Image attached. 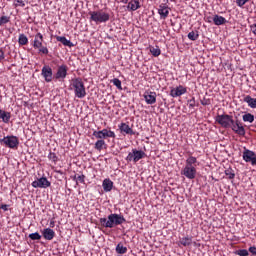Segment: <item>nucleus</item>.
Masks as SVG:
<instances>
[{
    "mask_svg": "<svg viewBox=\"0 0 256 256\" xmlns=\"http://www.w3.org/2000/svg\"><path fill=\"white\" fill-rule=\"evenodd\" d=\"M150 53L153 55V57H159V55H161V49L159 46L150 47Z\"/></svg>",
    "mask_w": 256,
    "mask_h": 256,
    "instance_id": "2f4dec72",
    "label": "nucleus"
},
{
    "mask_svg": "<svg viewBox=\"0 0 256 256\" xmlns=\"http://www.w3.org/2000/svg\"><path fill=\"white\" fill-rule=\"evenodd\" d=\"M224 173L228 179H235V171L233 169L227 168Z\"/></svg>",
    "mask_w": 256,
    "mask_h": 256,
    "instance_id": "473e14b6",
    "label": "nucleus"
},
{
    "mask_svg": "<svg viewBox=\"0 0 256 256\" xmlns=\"http://www.w3.org/2000/svg\"><path fill=\"white\" fill-rule=\"evenodd\" d=\"M48 159L49 161H52V163H57V161H59V158L57 157V154H55V152H50L48 154Z\"/></svg>",
    "mask_w": 256,
    "mask_h": 256,
    "instance_id": "f704fd0d",
    "label": "nucleus"
},
{
    "mask_svg": "<svg viewBox=\"0 0 256 256\" xmlns=\"http://www.w3.org/2000/svg\"><path fill=\"white\" fill-rule=\"evenodd\" d=\"M0 142L10 149H15V147L19 146V138L17 136H5Z\"/></svg>",
    "mask_w": 256,
    "mask_h": 256,
    "instance_id": "1a4fd4ad",
    "label": "nucleus"
},
{
    "mask_svg": "<svg viewBox=\"0 0 256 256\" xmlns=\"http://www.w3.org/2000/svg\"><path fill=\"white\" fill-rule=\"evenodd\" d=\"M89 15L90 21H93L96 25H99V23H107L110 19L109 13L103 11H91Z\"/></svg>",
    "mask_w": 256,
    "mask_h": 256,
    "instance_id": "20e7f679",
    "label": "nucleus"
},
{
    "mask_svg": "<svg viewBox=\"0 0 256 256\" xmlns=\"http://www.w3.org/2000/svg\"><path fill=\"white\" fill-rule=\"evenodd\" d=\"M188 107H189V109H195V97L188 100Z\"/></svg>",
    "mask_w": 256,
    "mask_h": 256,
    "instance_id": "79ce46f5",
    "label": "nucleus"
},
{
    "mask_svg": "<svg viewBox=\"0 0 256 256\" xmlns=\"http://www.w3.org/2000/svg\"><path fill=\"white\" fill-rule=\"evenodd\" d=\"M68 70L69 68H67V65L65 64L60 65L55 74V79H65L67 77Z\"/></svg>",
    "mask_w": 256,
    "mask_h": 256,
    "instance_id": "dca6fc26",
    "label": "nucleus"
},
{
    "mask_svg": "<svg viewBox=\"0 0 256 256\" xmlns=\"http://www.w3.org/2000/svg\"><path fill=\"white\" fill-rule=\"evenodd\" d=\"M188 39H190V41H197L199 39V32L198 31L189 32Z\"/></svg>",
    "mask_w": 256,
    "mask_h": 256,
    "instance_id": "7c9ffc66",
    "label": "nucleus"
},
{
    "mask_svg": "<svg viewBox=\"0 0 256 256\" xmlns=\"http://www.w3.org/2000/svg\"><path fill=\"white\" fill-rule=\"evenodd\" d=\"M126 219L121 214H110L107 218H100V223L102 227H106V229H113V227H117L118 225H123L126 223Z\"/></svg>",
    "mask_w": 256,
    "mask_h": 256,
    "instance_id": "f03ea898",
    "label": "nucleus"
},
{
    "mask_svg": "<svg viewBox=\"0 0 256 256\" xmlns=\"http://www.w3.org/2000/svg\"><path fill=\"white\" fill-rule=\"evenodd\" d=\"M128 11H137V9H141V3L139 0H130L127 5Z\"/></svg>",
    "mask_w": 256,
    "mask_h": 256,
    "instance_id": "aec40b11",
    "label": "nucleus"
},
{
    "mask_svg": "<svg viewBox=\"0 0 256 256\" xmlns=\"http://www.w3.org/2000/svg\"><path fill=\"white\" fill-rule=\"evenodd\" d=\"M249 0H236V4L238 5V7H243V5H245V3H248Z\"/></svg>",
    "mask_w": 256,
    "mask_h": 256,
    "instance_id": "37998d69",
    "label": "nucleus"
},
{
    "mask_svg": "<svg viewBox=\"0 0 256 256\" xmlns=\"http://www.w3.org/2000/svg\"><path fill=\"white\" fill-rule=\"evenodd\" d=\"M32 47H34V49H41V47H43V34H41V32L35 35Z\"/></svg>",
    "mask_w": 256,
    "mask_h": 256,
    "instance_id": "a211bd4d",
    "label": "nucleus"
},
{
    "mask_svg": "<svg viewBox=\"0 0 256 256\" xmlns=\"http://www.w3.org/2000/svg\"><path fill=\"white\" fill-rule=\"evenodd\" d=\"M56 41H59L64 45V47H73V42L71 40H68L65 36H57Z\"/></svg>",
    "mask_w": 256,
    "mask_h": 256,
    "instance_id": "393cba45",
    "label": "nucleus"
},
{
    "mask_svg": "<svg viewBox=\"0 0 256 256\" xmlns=\"http://www.w3.org/2000/svg\"><path fill=\"white\" fill-rule=\"evenodd\" d=\"M79 183H85V176L83 174L77 176L76 185H79Z\"/></svg>",
    "mask_w": 256,
    "mask_h": 256,
    "instance_id": "a19ab883",
    "label": "nucleus"
},
{
    "mask_svg": "<svg viewBox=\"0 0 256 256\" xmlns=\"http://www.w3.org/2000/svg\"><path fill=\"white\" fill-rule=\"evenodd\" d=\"M179 245H183V247H189L190 245L193 244V236H185L183 238L180 239V241L178 242Z\"/></svg>",
    "mask_w": 256,
    "mask_h": 256,
    "instance_id": "5701e85b",
    "label": "nucleus"
},
{
    "mask_svg": "<svg viewBox=\"0 0 256 256\" xmlns=\"http://www.w3.org/2000/svg\"><path fill=\"white\" fill-rule=\"evenodd\" d=\"M31 185H32V187H34V189H47V188L51 187V181H49L47 179V177L42 176V177L34 180L31 183Z\"/></svg>",
    "mask_w": 256,
    "mask_h": 256,
    "instance_id": "0eeeda50",
    "label": "nucleus"
},
{
    "mask_svg": "<svg viewBox=\"0 0 256 256\" xmlns=\"http://www.w3.org/2000/svg\"><path fill=\"white\" fill-rule=\"evenodd\" d=\"M212 21L214 25H217V26L225 25V23H227V19H225V17L217 14L214 15Z\"/></svg>",
    "mask_w": 256,
    "mask_h": 256,
    "instance_id": "b1692460",
    "label": "nucleus"
},
{
    "mask_svg": "<svg viewBox=\"0 0 256 256\" xmlns=\"http://www.w3.org/2000/svg\"><path fill=\"white\" fill-rule=\"evenodd\" d=\"M105 147H107L105 140L99 139L95 142L94 149H96L97 151H103Z\"/></svg>",
    "mask_w": 256,
    "mask_h": 256,
    "instance_id": "bb28decb",
    "label": "nucleus"
},
{
    "mask_svg": "<svg viewBox=\"0 0 256 256\" xmlns=\"http://www.w3.org/2000/svg\"><path fill=\"white\" fill-rule=\"evenodd\" d=\"M55 226V222L54 221H51L50 222V227H54Z\"/></svg>",
    "mask_w": 256,
    "mask_h": 256,
    "instance_id": "603ef678",
    "label": "nucleus"
},
{
    "mask_svg": "<svg viewBox=\"0 0 256 256\" xmlns=\"http://www.w3.org/2000/svg\"><path fill=\"white\" fill-rule=\"evenodd\" d=\"M171 11V8L167 4H160L158 7V15L160 16V19H167L169 17V12Z\"/></svg>",
    "mask_w": 256,
    "mask_h": 256,
    "instance_id": "4468645a",
    "label": "nucleus"
},
{
    "mask_svg": "<svg viewBox=\"0 0 256 256\" xmlns=\"http://www.w3.org/2000/svg\"><path fill=\"white\" fill-rule=\"evenodd\" d=\"M197 165H199V161H197V157L189 156L186 159V164L184 168L181 170V175L186 177V179L193 180L197 177Z\"/></svg>",
    "mask_w": 256,
    "mask_h": 256,
    "instance_id": "f257e3e1",
    "label": "nucleus"
},
{
    "mask_svg": "<svg viewBox=\"0 0 256 256\" xmlns=\"http://www.w3.org/2000/svg\"><path fill=\"white\" fill-rule=\"evenodd\" d=\"M11 21V18L9 16H1L0 17V27L1 25H7Z\"/></svg>",
    "mask_w": 256,
    "mask_h": 256,
    "instance_id": "c9c22d12",
    "label": "nucleus"
},
{
    "mask_svg": "<svg viewBox=\"0 0 256 256\" xmlns=\"http://www.w3.org/2000/svg\"><path fill=\"white\" fill-rule=\"evenodd\" d=\"M93 137H96V139H107V137H110L112 139H115L116 135L114 131L103 129V130H95L93 132Z\"/></svg>",
    "mask_w": 256,
    "mask_h": 256,
    "instance_id": "6e6552de",
    "label": "nucleus"
},
{
    "mask_svg": "<svg viewBox=\"0 0 256 256\" xmlns=\"http://www.w3.org/2000/svg\"><path fill=\"white\" fill-rule=\"evenodd\" d=\"M232 131L236 133V135H239L240 137H245V127H243V124L239 122V120H233V123L230 125Z\"/></svg>",
    "mask_w": 256,
    "mask_h": 256,
    "instance_id": "9d476101",
    "label": "nucleus"
},
{
    "mask_svg": "<svg viewBox=\"0 0 256 256\" xmlns=\"http://www.w3.org/2000/svg\"><path fill=\"white\" fill-rule=\"evenodd\" d=\"M25 5H27L25 0H16V3L14 4L15 7H25Z\"/></svg>",
    "mask_w": 256,
    "mask_h": 256,
    "instance_id": "58836bf2",
    "label": "nucleus"
},
{
    "mask_svg": "<svg viewBox=\"0 0 256 256\" xmlns=\"http://www.w3.org/2000/svg\"><path fill=\"white\" fill-rule=\"evenodd\" d=\"M248 251H249L252 255H256V247H255V246L249 247Z\"/></svg>",
    "mask_w": 256,
    "mask_h": 256,
    "instance_id": "a18cd8bd",
    "label": "nucleus"
},
{
    "mask_svg": "<svg viewBox=\"0 0 256 256\" xmlns=\"http://www.w3.org/2000/svg\"><path fill=\"white\" fill-rule=\"evenodd\" d=\"M145 157V151L132 149V151L128 153L126 161L128 163H131V161H133V163H137L138 161H141V159H145Z\"/></svg>",
    "mask_w": 256,
    "mask_h": 256,
    "instance_id": "39448f33",
    "label": "nucleus"
},
{
    "mask_svg": "<svg viewBox=\"0 0 256 256\" xmlns=\"http://www.w3.org/2000/svg\"><path fill=\"white\" fill-rule=\"evenodd\" d=\"M120 3H123L124 5H127V3H129V0H120Z\"/></svg>",
    "mask_w": 256,
    "mask_h": 256,
    "instance_id": "8fccbe9b",
    "label": "nucleus"
},
{
    "mask_svg": "<svg viewBox=\"0 0 256 256\" xmlns=\"http://www.w3.org/2000/svg\"><path fill=\"white\" fill-rule=\"evenodd\" d=\"M243 159L246 163H251V165H256V153L252 150H244Z\"/></svg>",
    "mask_w": 256,
    "mask_h": 256,
    "instance_id": "f8f14e48",
    "label": "nucleus"
},
{
    "mask_svg": "<svg viewBox=\"0 0 256 256\" xmlns=\"http://www.w3.org/2000/svg\"><path fill=\"white\" fill-rule=\"evenodd\" d=\"M236 255L249 256V251L247 249H240L236 251Z\"/></svg>",
    "mask_w": 256,
    "mask_h": 256,
    "instance_id": "4c0bfd02",
    "label": "nucleus"
},
{
    "mask_svg": "<svg viewBox=\"0 0 256 256\" xmlns=\"http://www.w3.org/2000/svg\"><path fill=\"white\" fill-rule=\"evenodd\" d=\"M19 45H27L29 43V38L25 34H20L18 38Z\"/></svg>",
    "mask_w": 256,
    "mask_h": 256,
    "instance_id": "c756f323",
    "label": "nucleus"
},
{
    "mask_svg": "<svg viewBox=\"0 0 256 256\" xmlns=\"http://www.w3.org/2000/svg\"><path fill=\"white\" fill-rule=\"evenodd\" d=\"M29 239H31L32 241H39L41 240V234H39V232H34L29 234Z\"/></svg>",
    "mask_w": 256,
    "mask_h": 256,
    "instance_id": "72a5a7b5",
    "label": "nucleus"
},
{
    "mask_svg": "<svg viewBox=\"0 0 256 256\" xmlns=\"http://www.w3.org/2000/svg\"><path fill=\"white\" fill-rule=\"evenodd\" d=\"M213 21V18L212 17H207V22L208 23H211Z\"/></svg>",
    "mask_w": 256,
    "mask_h": 256,
    "instance_id": "3c124183",
    "label": "nucleus"
},
{
    "mask_svg": "<svg viewBox=\"0 0 256 256\" xmlns=\"http://www.w3.org/2000/svg\"><path fill=\"white\" fill-rule=\"evenodd\" d=\"M39 49V53H42L43 55H49V49L45 46H41Z\"/></svg>",
    "mask_w": 256,
    "mask_h": 256,
    "instance_id": "ea45409f",
    "label": "nucleus"
},
{
    "mask_svg": "<svg viewBox=\"0 0 256 256\" xmlns=\"http://www.w3.org/2000/svg\"><path fill=\"white\" fill-rule=\"evenodd\" d=\"M210 103H209V100H207V99H203V100H201V105H203V106H207V105H209Z\"/></svg>",
    "mask_w": 256,
    "mask_h": 256,
    "instance_id": "de8ad7c7",
    "label": "nucleus"
},
{
    "mask_svg": "<svg viewBox=\"0 0 256 256\" xmlns=\"http://www.w3.org/2000/svg\"><path fill=\"white\" fill-rule=\"evenodd\" d=\"M120 133H125V135H135V131L127 123L122 122L119 126Z\"/></svg>",
    "mask_w": 256,
    "mask_h": 256,
    "instance_id": "6ab92c4d",
    "label": "nucleus"
},
{
    "mask_svg": "<svg viewBox=\"0 0 256 256\" xmlns=\"http://www.w3.org/2000/svg\"><path fill=\"white\" fill-rule=\"evenodd\" d=\"M41 75L46 83H51V81H53V69L51 68V66L45 65L44 67H42Z\"/></svg>",
    "mask_w": 256,
    "mask_h": 256,
    "instance_id": "9b49d317",
    "label": "nucleus"
},
{
    "mask_svg": "<svg viewBox=\"0 0 256 256\" xmlns=\"http://www.w3.org/2000/svg\"><path fill=\"white\" fill-rule=\"evenodd\" d=\"M113 85H115V87H117V89H119L121 91V89H123V87L121 86V80H119V78H114L112 80Z\"/></svg>",
    "mask_w": 256,
    "mask_h": 256,
    "instance_id": "e433bc0d",
    "label": "nucleus"
},
{
    "mask_svg": "<svg viewBox=\"0 0 256 256\" xmlns=\"http://www.w3.org/2000/svg\"><path fill=\"white\" fill-rule=\"evenodd\" d=\"M102 187H103L105 193H109V192L113 191V181H111V179H109V178L104 179L102 182Z\"/></svg>",
    "mask_w": 256,
    "mask_h": 256,
    "instance_id": "412c9836",
    "label": "nucleus"
},
{
    "mask_svg": "<svg viewBox=\"0 0 256 256\" xmlns=\"http://www.w3.org/2000/svg\"><path fill=\"white\" fill-rule=\"evenodd\" d=\"M42 237L46 239V241H53L55 239V230L51 228H45L42 230Z\"/></svg>",
    "mask_w": 256,
    "mask_h": 256,
    "instance_id": "f3484780",
    "label": "nucleus"
},
{
    "mask_svg": "<svg viewBox=\"0 0 256 256\" xmlns=\"http://www.w3.org/2000/svg\"><path fill=\"white\" fill-rule=\"evenodd\" d=\"M5 60V51L0 48V63Z\"/></svg>",
    "mask_w": 256,
    "mask_h": 256,
    "instance_id": "c03bdc74",
    "label": "nucleus"
},
{
    "mask_svg": "<svg viewBox=\"0 0 256 256\" xmlns=\"http://www.w3.org/2000/svg\"><path fill=\"white\" fill-rule=\"evenodd\" d=\"M77 177H78L77 175H74L73 176V181H77Z\"/></svg>",
    "mask_w": 256,
    "mask_h": 256,
    "instance_id": "864d4df0",
    "label": "nucleus"
},
{
    "mask_svg": "<svg viewBox=\"0 0 256 256\" xmlns=\"http://www.w3.org/2000/svg\"><path fill=\"white\" fill-rule=\"evenodd\" d=\"M185 93H187V88L183 85H179L176 88H172L170 90V96L173 98L181 97V95H185Z\"/></svg>",
    "mask_w": 256,
    "mask_h": 256,
    "instance_id": "2eb2a0df",
    "label": "nucleus"
},
{
    "mask_svg": "<svg viewBox=\"0 0 256 256\" xmlns=\"http://www.w3.org/2000/svg\"><path fill=\"white\" fill-rule=\"evenodd\" d=\"M244 103H247L248 107L251 109H256V98H252L251 96L247 95L244 97Z\"/></svg>",
    "mask_w": 256,
    "mask_h": 256,
    "instance_id": "a878e982",
    "label": "nucleus"
},
{
    "mask_svg": "<svg viewBox=\"0 0 256 256\" xmlns=\"http://www.w3.org/2000/svg\"><path fill=\"white\" fill-rule=\"evenodd\" d=\"M251 31L256 35V23L251 26Z\"/></svg>",
    "mask_w": 256,
    "mask_h": 256,
    "instance_id": "09e8293b",
    "label": "nucleus"
},
{
    "mask_svg": "<svg viewBox=\"0 0 256 256\" xmlns=\"http://www.w3.org/2000/svg\"><path fill=\"white\" fill-rule=\"evenodd\" d=\"M0 121H2V123H9V121H11V112L0 109Z\"/></svg>",
    "mask_w": 256,
    "mask_h": 256,
    "instance_id": "4be33fe9",
    "label": "nucleus"
},
{
    "mask_svg": "<svg viewBox=\"0 0 256 256\" xmlns=\"http://www.w3.org/2000/svg\"><path fill=\"white\" fill-rule=\"evenodd\" d=\"M116 253H118V255H125V253H127V247L123 246L121 243H118L116 246Z\"/></svg>",
    "mask_w": 256,
    "mask_h": 256,
    "instance_id": "c85d7f7f",
    "label": "nucleus"
},
{
    "mask_svg": "<svg viewBox=\"0 0 256 256\" xmlns=\"http://www.w3.org/2000/svg\"><path fill=\"white\" fill-rule=\"evenodd\" d=\"M0 209H2V211H9V205H7V204H2V205L0 206Z\"/></svg>",
    "mask_w": 256,
    "mask_h": 256,
    "instance_id": "49530a36",
    "label": "nucleus"
},
{
    "mask_svg": "<svg viewBox=\"0 0 256 256\" xmlns=\"http://www.w3.org/2000/svg\"><path fill=\"white\" fill-rule=\"evenodd\" d=\"M216 122L219 123L221 127H224V129H229L233 123V116L229 114L218 115L216 116Z\"/></svg>",
    "mask_w": 256,
    "mask_h": 256,
    "instance_id": "423d86ee",
    "label": "nucleus"
},
{
    "mask_svg": "<svg viewBox=\"0 0 256 256\" xmlns=\"http://www.w3.org/2000/svg\"><path fill=\"white\" fill-rule=\"evenodd\" d=\"M242 119L245 123H253L255 121V116L251 113L244 114Z\"/></svg>",
    "mask_w": 256,
    "mask_h": 256,
    "instance_id": "cd10ccee",
    "label": "nucleus"
},
{
    "mask_svg": "<svg viewBox=\"0 0 256 256\" xmlns=\"http://www.w3.org/2000/svg\"><path fill=\"white\" fill-rule=\"evenodd\" d=\"M70 90L74 92L76 99H85L87 97V90L85 83L81 78H74L70 84Z\"/></svg>",
    "mask_w": 256,
    "mask_h": 256,
    "instance_id": "7ed1b4c3",
    "label": "nucleus"
},
{
    "mask_svg": "<svg viewBox=\"0 0 256 256\" xmlns=\"http://www.w3.org/2000/svg\"><path fill=\"white\" fill-rule=\"evenodd\" d=\"M147 105H155L157 103V93L153 91H146L143 95Z\"/></svg>",
    "mask_w": 256,
    "mask_h": 256,
    "instance_id": "ddd939ff",
    "label": "nucleus"
}]
</instances>
